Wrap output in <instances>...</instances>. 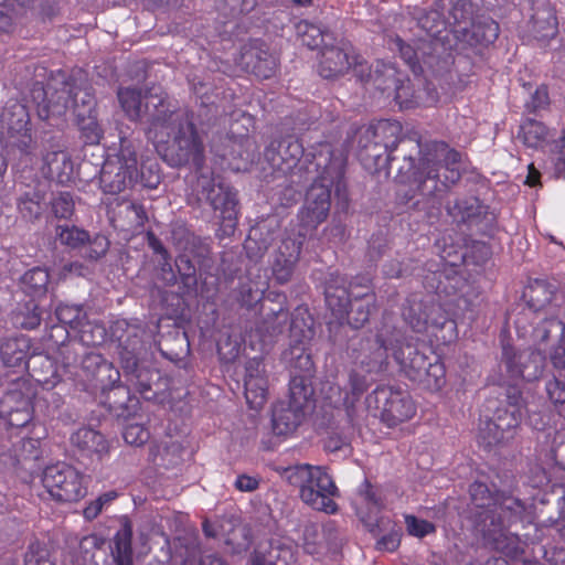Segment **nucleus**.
I'll use <instances>...</instances> for the list:
<instances>
[{
	"label": "nucleus",
	"mask_w": 565,
	"mask_h": 565,
	"mask_svg": "<svg viewBox=\"0 0 565 565\" xmlns=\"http://www.w3.org/2000/svg\"><path fill=\"white\" fill-rule=\"evenodd\" d=\"M289 482L299 488L301 500L317 511L334 514L338 504L333 497L338 488L328 472L321 467L299 465L289 469Z\"/></svg>",
	"instance_id": "6"
},
{
	"label": "nucleus",
	"mask_w": 565,
	"mask_h": 565,
	"mask_svg": "<svg viewBox=\"0 0 565 565\" xmlns=\"http://www.w3.org/2000/svg\"><path fill=\"white\" fill-rule=\"evenodd\" d=\"M41 436L34 430V433H19L17 435L18 440L12 443L10 449V457L13 460V465H23L30 461H36L41 458Z\"/></svg>",
	"instance_id": "32"
},
{
	"label": "nucleus",
	"mask_w": 565,
	"mask_h": 565,
	"mask_svg": "<svg viewBox=\"0 0 565 565\" xmlns=\"http://www.w3.org/2000/svg\"><path fill=\"white\" fill-rule=\"evenodd\" d=\"M139 181L137 151L127 137L119 138V150L104 162L99 183L105 193L118 194Z\"/></svg>",
	"instance_id": "8"
},
{
	"label": "nucleus",
	"mask_w": 565,
	"mask_h": 565,
	"mask_svg": "<svg viewBox=\"0 0 565 565\" xmlns=\"http://www.w3.org/2000/svg\"><path fill=\"white\" fill-rule=\"evenodd\" d=\"M296 34L301 44L310 50L328 44L327 40L331 39V34L327 30L307 20H301L296 24Z\"/></svg>",
	"instance_id": "41"
},
{
	"label": "nucleus",
	"mask_w": 565,
	"mask_h": 565,
	"mask_svg": "<svg viewBox=\"0 0 565 565\" xmlns=\"http://www.w3.org/2000/svg\"><path fill=\"white\" fill-rule=\"evenodd\" d=\"M545 355L540 350H518L509 343L502 344L501 366L511 380L533 382L539 380L545 367Z\"/></svg>",
	"instance_id": "14"
},
{
	"label": "nucleus",
	"mask_w": 565,
	"mask_h": 565,
	"mask_svg": "<svg viewBox=\"0 0 565 565\" xmlns=\"http://www.w3.org/2000/svg\"><path fill=\"white\" fill-rule=\"evenodd\" d=\"M557 292V286L546 279L530 280L523 290V299L533 311H541L550 306Z\"/></svg>",
	"instance_id": "34"
},
{
	"label": "nucleus",
	"mask_w": 565,
	"mask_h": 565,
	"mask_svg": "<svg viewBox=\"0 0 565 565\" xmlns=\"http://www.w3.org/2000/svg\"><path fill=\"white\" fill-rule=\"evenodd\" d=\"M454 209L458 211L462 222H471L486 212V206L477 198L459 200Z\"/></svg>",
	"instance_id": "58"
},
{
	"label": "nucleus",
	"mask_w": 565,
	"mask_h": 565,
	"mask_svg": "<svg viewBox=\"0 0 565 565\" xmlns=\"http://www.w3.org/2000/svg\"><path fill=\"white\" fill-rule=\"evenodd\" d=\"M351 70L361 79L372 77L371 68L353 44L344 39L334 40L321 47L317 71L324 79H338Z\"/></svg>",
	"instance_id": "7"
},
{
	"label": "nucleus",
	"mask_w": 565,
	"mask_h": 565,
	"mask_svg": "<svg viewBox=\"0 0 565 565\" xmlns=\"http://www.w3.org/2000/svg\"><path fill=\"white\" fill-rule=\"evenodd\" d=\"M313 175V183L308 189L303 205L298 212L299 225L305 230L299 233L302 239L308 232H313L327 220L331 207L332 186H335L337 192L344 186V175L339 180L322 179L321 170Z\"/></svg>",
	"instance_id": "10"
},
{
	"label": "nucleus",
	"mask_w": 565,
	"mask_h": 565,
	"mask_svg": "<svg viewBox=\"0 0 565 565\" xmlns=\"http://www.w3.org/2000/svg\"><path fill=\"white\" fill-rule=\"evenodd\" d=\"M356 494L367 508L377 512L386 507L385 495L381 487L373 484L366 478L359 484Z\"/></svg>",
	"instance_id": "51"
},
{
	"label": "nucleus",
	"mask_w": 565,
	"mask_h": 565,
	"mask_svg": "<svg viewBox=\"0 0 565 565\" xmlns=\"http://www.w3.org/2000/svg\"><path fill=\"white\" fill-rule=\"evenodd\" d=\"M153 106L146 136L170 167L192 166L200 170L205 160L204 145L192 114L163 95L153 96Z\"/></svg>",
	"instance_id": "3"
},
{
	"label": "nucleus",
	"mask_w": 565,
	"mask_h": 565,
	"mask_svg": "<svg viewBox=\"0 0 565 565\" xmlns=\"http://www.w3.org/2000/svg\"><path fill=\"white\" fill-rule=\"evenodd\" d=\"M264 297V290L253 287L252 282L241 284L237 291V302L247 309H252Z\"/></svg>",
	"instance_id": "62"
},
{
	"label": "nucleus",
	"mask_w": 565,
	"mask_h": 565,
	"mask_svg": "<svg viewBox=\"0 0 565 565\" xmlns=\"http://www.w3.org/2000/svg\"><path fill=\"white\" fill-rule=\"evenodd\" d=\"M0 124L7 132L8 143L29 153L32 135L28 107L18 100H9L0 114Z\"/></svg>",
	"instance_id": "15"
},
{
	"label": "nucleus",
	"mask_w": 565,
	"mask_h": 565,
	"mask_svg": "<svg viewBox=\"0 0 565 565\" xmlns=\"http://www.w3.org/2000/svg\"><path fill=\"white\" fill-rule=\"evenodd\" d=\"M404 522L407 534L416 539H424L427 535L435 534L437 531L433 522L419 519L414 514H404Z\"/></svg>",
	"instance_id": "56"
},
{
	"label": "nucleus",
	"mask_w": 565,
	"mask_h": 565,
	"mask_svg": "<svg viewBox=\"0 0 565 565\" xmlns=\"http://www.w3.org/2000/svg\"><path fill=\"white\" fill-rule=\"evenodd\" d=\"M55 316L58 322L78 335L84 345L95 347L104 342L106 337L104 326L90 322L83 306L61 303L55 309Z\"/></svg>",
	"instance_id": "16"
},
{
	"label": "nucleus",
	"mask_w": 565,
	"mask_h": 565,
	"mask_svg": "<svg viewBox=\"0 0 565 565\" xmlns=\"http://www.w3.org/2000/svg\"><path fill=\"white\" fill-rule=\"evenodd\" d=\"M24 565H56L50 550L40 542L31 543L24 556Z\"/></svg>",
	"instance_id": "60"
},
{
	"label": "nucleus",
	"mask_w": 565,
	"mask_h": 565,
	"mask_svg": "<svg viewBox=\"0 0 565 565\" xmlns=\"http://www.w3.org/2000/svg\"><path fill=\"white\" fill-rule=\"evenodd\" d=\"M523 413L518 409L498 408L492 419L481 428L480 437L487 446L505 443L513 437V431L519 427Z\"/></svg>",
	"instance_id": "21"
},
{
	"label": "nucleus",
	"mask_w": 565,
	"mask_h": 565,
	"mask_svg": "<svg viewBox=\"0 0 565 565\" xmlns=\"http://www.w3.org/2000/svg\"><path fill=\"white\" fill-rule=\"evenodd\" d=\"M264 158L274 171L297 175V182L308 181L320 170L322 179L339 180L345 174L348 160L345 151L334 150L328 142L320 143L313 152L305 153L301 141L294 136L271 140L265 147Z\"/></svg>",
	"instance_id": "4"
},
{
	"label": "nucleus",
	"mask_w": 565,
	"mask_h": 565,
	"mask_svg": "<svg viewBox=\"0 0 565 565\" xmlns=\"http://www.w3.org/2000/svg\"><path fill=\"white\" fill-rule=\"evenodd\" d=\"M89 382L95 388L100 390L103 393L115 388L122 391V386L120 385V371L106 359L98 371L94 373V377Z\"/></svg>",
	"instance_id": "47"
},
{
	"label": "nucleus",
	"mask_w": 565,
	"mask_h": 565,
	"mask_svg": "<svg viewBox=\"0 0 565 565\" xmlns=\"http://www.w3.org/2000/svg\"><path fill=\"white\" fill-rule=\"evenodd\" d=\"M523 510L524 505L521 503L519 499L504 497V494L500 492L494 515L495 518L500 515L501 519L503 520V524L498 527L490 526V520H488L487 526L484 524H481L483 533L488 536H492L495 535L497 533H500L505 526L515 522Z\"/></svg>",
	"instance_id": "36"
},
{
	"label": "nucleus",
	"mask_w": 565,
	"mask_h": 565,
	"mask_svg": "<svg viewBox=\"0 0 565 565\" xmlns=\"http://www.w3.org/2000/svg\"><path fill=\"white\" fill-rule=\"evenodd\" d=\"M42 483L52 499L57 502H78L87 494L84 473L65 462L47 466L42 475Z\"/></svg>",
	"instance_id": "11"
},
{
	"label": "nucleus",
	"mask_w": 565,
	"mask_h": 565,
	"mask_svg": "<svg viewBox=\"0 0 565 565\" xmlns=\"http://www.w3.org/2000/svg\"><path fill=\"white\" fill-rule=\"evenodd\" d=\"M132 535V524L128 518H124L110 543L115 565H134Z\"/></svg>",
	"instance_id": "31"
},
{
	"label": "nucleus",
	"mask_w": 565,
	"mask_h": 565,
	"mask_svg": "<svg viewBox=\"0 0 565 565\" xmlns=\"http://www.w3.org/2000/svg\"><path fill=\"white\" fill-rule=\"evenodd\" d=\"M32 398L33 392L24 382L14 384V387L0 398V416L21 409L23 402H32Z\"/></svg>",
	"instance_id": "43"
},
{
	"label": "nucleus",
	"mask_w": 565,
	"mask_h": 565,
	"mask_svg": "<svg viewBox=\"0 0 565 565\" xmlns=\"http://www.w3.org/2000/svg\"><path fill=\"white\" fill-rule=\"evenodd\" d=\"M367 399H374L376 408L380 409V419L388 428L407 423L417 414L416 402L402 388L377 386Z\"/></svg>",
	"instance_id": "12"
},
{
	"label": "nucleus",
	"mask_w": 565,
	"mask_h": 565,
	"mask_svg": "<svg viewBox=\"0 0 565 565\" xmlns=\"http://www.w3.org/2000/svg\"><path fill=\"white\" fill-rule=\"evenodd\" d=\"M149 430L140 424H129L125 427L122 437L129 445L141 446L149 439Z\"/></svg>",
	"instance_id": "63"
},
{
	"label": "nucleus",
	"mask_w": 565,
	"mask_h": 565,
	"mask_svg": "<svg viewBox=\"0 0 565 565\" xmlns=\"http://www.w3.org/2000/svg\"><path fill=\"white\" fill-rule=\"evenodd\" d=\"M154 88L149 89L145 95H142V92L137 88L131 87H124L119 88L118 90V100L119 104L125 111L126 116L134 121H137L142 116V108H143V99H146L145 108L148 115L150 116L153 111V106H150L148 108V103L153 96L157 95H163L168 96L167 93L161 90V88H158L159 92H154ZM150 120V117L148 118V121Z\"/></svg>",
	"instance_id": "28"
},
{
	"label": "nucleus",
	"mask_w": 565,
	"mask_h": 565,
	"mask_svg": "<svg viewBox=\"0 0 565 565\" xmlns=\"http://www.w3.org/2000/svg\"><path fill=\"white\" fill-rule=\"evenodd\" d=\"M564 320L556 318H545L539 322L532 330L531 338L537 345L545 344L551 338L553 330H561L563 332Z\"/></svg>",
	"instance_id": "57"
},
{
	"label": "nucleus",
	"mask_w": 565,
	"mask_h": 565,
	"mask_svg": "<svg viewBox=\"0 0 565 565\" xmlns=\"http://www.w3.org/2000/svg\"><path fill=\"white\" fill-rule=\"evenodd\" d=\"M274 308H270L268 311L265 312L264 318L262 319L258 330L265 335H268L269 338L277 337L281 334L287 324V320L289 317L288 311H281L280 313H274Z\"/></svg>",
	"instance_id": "52"
},
{
	"label": "nucleus",
	"mask_w": 565,
	"mask_h": 565,
	"mask_svg": "<svg viewBox=\"0 0 565 565\" xmlns=\"http://www.w3.org/2000/svg\"><path fill=\"white\" fill-rule=\"evenodd\" d=\"M532 24L534 36L539 41L553 39L558 32L557 17L551 8L536 11L532 17Z\"/></svg>",
	"instance_id": "42"
},
{
	"label": "nucleus",
	"mask_w": 565,
	"mask_h": 565,
	"mask_svg": "<svg viewBox=\"0 0 565 565\" xmlns=\"http://www.w3.org/2000/svg\"><path fill=\"white\" fill-rule=\"evenodd\" d=\"M290 367L294 370V374L289 382V397L287 402L301 406L305 409L313 394L310 383L313 361L310 352L301 350L300 353L291 355Z\"/></svg>",
	"instance_id": "17"
},
{
	"label": "nucleus",
	"mask_w": 565,
	"mask_h": 565,
	"mask_svg": "<svg viewBox=\"0 0 565 565\" xmlns=\"http://www.w3.org/2000/svg\"><path fill=\"white\" fill-rule=\"evenodd\" d=\"M51 211L56 218L71 220L75 212V201L71 192L62 191L52 198Z\"/></svg>",
	"instance_id": "53"
},
{
	"label": "nucleus",
	"mask_w": 565,
	"mask_h": 565,
	"mask_svg": "<svg viewBox=\"0 0 565 565\" xmlns=\"http://www.w3.org/2000/svg\"><path fill=\"white\" fill-rule=\"evenodd\" d=\"M548 128L539 120L526 118L520 125L518 138L530 148H541L548 138Z\"/></svg>",
	"instance_id": "39"
},
{
	"label": "nucleus",
	"mask_w": 565,
	"mask_h": 565,
	"mask_svg": "<svg viewBox=\"0 0 565 565\" xmlns=\"http://www.w3.org/2000/svg\"><path fill=\"white\" fill-rule=\"evenodd\" d=\"M58 356L61 358L62 365L58 366L57 362L50 355L44 353L32 354L29 356L25 369L29 375L41 386L45 388H53L60 383L65 375H74L73 369L77 364V353L68 345L63 344L58 349Z\"/></svg>",
	"instance_id": "13"
},
{
	"label": "nucleus",
	"mask_w": 565,
	"mask_h": 565,
	"mask_svg": "<svg viewBox=\"0 0 565 565\" xmlns=\"http://www.w3.org/2000/svg\"><path fill=\"white\" fill-rule=\"evenodd\" d=\"M418 24L429 36L439 39L440 33L447 28L448 20L446 21L438 10H429L418 19Z\"/></svg>",
	"instance_id": "55"
},
{
	"label": "nucleus",
	"mask_w": 565,
	"mask_h": 565,
	"mask_svg": "<svg viewBox=\"0 0 565 565\" xmlns=\"http://www.w3.org/2000/svg\"><path fill=\"white\" fill-rule=\"evenodd\" d=\"M105 540L95 534H88L83 536L79 542L77 550L72 555L73 565H97L94 561L95 552L104 545Z\"/></svg>",
	"instance_id": "44"
},
{
	"label": "nucleus",
	"mask_w": 565,
	"mask_h": 565,
	"mask_svg": "<svg viewBox=\"0 0 565 565\" xmlns=\"http://www.w3.org/2000/svg\"><path fill=\"white\" fill-rule=\"evenodd\" d=\"M118 498V492L115 490L102 493L95 500L89 501L83 510V516L86 521L95 520L113 501Z\"/></svg>",
	"instance_id": "59"
},
{
	"label": "nucleus",
	"mask_w": 565,
	"mask_h": 565,
	"mask_svg": "<svg viewBox=\"0 0 565 565\" xmlns=\"http://www.w3.org/2000/svg\"><path fill=\"white\" fill-rule=\"evenodd\" d=\"M499 33V23L491 17L481 14L476 17L468 30H457V40L471 47H487L495 42Z\"/></svg>",
	"instance_id": "25"
},
{
	"label": "nucleus",
	"mask_w": 565,
	"mask_h": 565,
	"mask_svg": "<svg viewBox=\"0 0 565 565\" xmlns=\"http://www.w3.org/2000/svg\"><path fill=\"white\" fill-rule=\"evenodd\" d=\"M374 137L376 139L372 157L373 166H380L381 160L385 156V161L392 162L395 158L393 152L397 149L398 143L412 142L416 154L419 156L416 164V157L404 153L406 161L405 167L398 171L402 182L408 183L409 189L403 191V199L408 202L416 198L423 196L427 201L439 199L448 189L457 183L461 173L458 164L461 161V153L456 149L449 148L444 141H430L424 146L420 142L418 134L401 137L403 127L399 121L393 119H381L373 122Z\"/></svg>",
	"instance_id": "1"
},
{
	"label": "nucleus",
	"mask_w": 565,
	"mask_h": 565,
	"mask_svg": "<svg viewBox=\"0 0 565 565\" xmlns=\"http://www.w3.org/2000/svg\"><path fill=\"white\" fill-rule=\"evenodd\" d=\"M306 411L287 401L275 404L271 415L273 431L278 436L292 434L302 423Z\"/></svg>",
	"instance_id": "29"
},
{
	"label": "nucleus",
	"mask_w": 565,
	"mask_h": 565,
	"mask_svg": "<svg viewBox=\"0 0 565 565\" xmlns=\"http://www.w3.org/2000/svg\"><path fill=\"white\" fill-rule=\"evenodd\" d=\"M365 287L367 291L353 297L345 316L349 324L354 329L362 328L369 321L372 311L376 309V295L371 290L370 285Z\"/></svg>",
	"instance_id": "35"
},
{
	"label": "nucleus",
	"mask_w": 565,
	"mask_h": 565,
	"mask_svg": "<svg viewBox=\"0 0 565 565\" xmlns=\"http://www.w3.org/2000/svg\"><path fill=\"white\" fill-rule=\"evenodd\" d=\"M121 367L126 380V387H122V391L129 394L130 390H134L143 398L150 399L152 397L149 393L152 386L153 370L141 365L135 356H122Z\"/></svg>",
	"instance_id": "26"
},
{
	"label": "nucleus",
	"mask_w": 565,
	"mask_h": 565,
	"mask_svg": "<svg viewBox=\"0 0 565 565\" xmlns=\"http://www.w3.org/2000/svg\"><path fill=\"white\" fill-rule=\"evenodd\" d=\"M356 513L372 536L377 539L375 543L377 551L393 553L398 550L403 531L395 521L387 516H381L373 523L369 516L362 515L360 511H356Z\"/></svg>",
	"instance_id": "23"
},
{
	"label": "nucleus",
	"mask_w": 565,
	"mask_h": 565,
	"mask_svg": "<svg viewBox=\"0 0 565 565\" xmlns=\"http://www.w3.org/2000/svg\"><path fill=\"white\" fill-rule=\"evenodd\" d=\"M33 415V402H23L21 409L0 417L3 418L11 428L18 429L19 433H34V430L40 428V425L34 420Z\"/></svg>",
	"instance_id": "45"
},
{
	"label": "nucleus",
	"mask_w": 565,
	"mask_h": 565,
	"mask_svg": "<svg viewBox=\"0 0 565 565\" xmlns=\"http://www.w3.org/2000/svg\"><path fill=\"white\" fill-rule=\"evenodd\" d=\"M73 104L81 139L85 145H98L103 138L104 130L97 120L96 114L84 115L79 109L77 95L73 97Z\"/></svg>",
	"instance_id": "38"
},
{
	"label": "nucleus",
	"mask_w": 565,
	"mask_h": 565,
	"mask_svg": "<svg viewBox=\"0 0 565 565\" xmlns=\"http://www.w3.org/2000/svg\"><path fill=\"white\" fill-rule=\"evenodd\" d=\"M347 284V277L338 271L328 273L323 282L326 303L338 320L345 318L352 301Z\"/></svg>",
	"instance_id": "24"
},
{
	"label": "nucleus",
	"mask_w": 565,
	"mask_h": 565,
	"mask_svg": "<svg viewBox=\"0 0 565 565\" xmlns=\"http://www.w3.org/2000/svg\"><path fill=\"white\" fill-rule=\"evenodd\" d=\"M17 205L19 213L24 220L36 221L44 210V193L38 190L25 192L19 198Z\"/></svg>",
	"instance_id": "48"
},
{
	"label": "nucleus",
	"mask_w": 565,
	"mask_h": 565,
	"mask_svg": "<svg viewBox=\"0 0 565 565\" xmlns=\"http://www.w3.org/2000/svg\"><path fill=\"white\" fill-rule=\"evenodd\" d=\"M373 122L358 127L354 130L353 140L356 141L358 157L364 164H373L370 153L375 146Z\"/></svg>",
	"instance_id": "49"
},
{
	"label": "nucleus",
	"mask_w": 565,
	"mask_h": 565,
	"mask_svg": "<svg viewBox=\"0 0 565 565\" xmlns=\"http://www.w3.org/2000/svg\"><path fill=\"white\" fill-rule=\"evenodd\" d=\"M30 349L31 342L25 335L0 338V360L6 367L25 366Z\"/></svg>",
	"instance_id": "33"
},
{
	"label": "nucleus",
	"mask_w": 565,
	"mask_h": 565,
	"mask_svg": "<svg viewBox=\"0 0 565 565\" xmlns=\"http://www.w3.org/2000/svg\"><path fill=\"white\" fill-rule=\"evenodd\" d=\"M369 353L358 356L365 373H380L387 366L388 351L401 372L412 382H417L430 391H439L446 383V367L440 356L429 351V355L418 349L417 340L403 337L402 332L386 322L377 330L374 341L367 339L362 349Z\"/></svg>",
	"instance_id": "2"
},
{
	"label": "nucleus",
	"mask_w": 565,
	"mask_h": 565,
	"mask_svg": "<svg viewBox=\"0 0 565 565\" xmlns=\"http://www.w3.org/2000/svg\"><path fill=\"white\" fill-rule=\"evenodd\" d=\"M139 180L145 188L156 189L161 181L160 168L156 161L146 160L141 163Z\"/></svg>",
	"instance_id": "61"
},
{
	"label": "nucleus",
	"mask_w": 565,
	"mask_h": 565,
	"mask_svg": "<svg viewBox=\"0 0 565 565\" xmlns=\"http://www.w3.org/2000/svg\"><path fill=\"white\" fill-rule=\"evenodd\" d=\"M302 244L303 239L300 237H286L274 253L270 270L278 285H286L291 280L300 258Z\"/></svg>",
	"instance_id": "19"
},
{
	"label": "nucleus",
	"mask_w": 565,
	"mask_h": 565,
	"mask_svg": "<svg viewBox=\"0 0 565 565\" xmlns=\"http://www.w3.org/2000/svg\"><path fill=\"white\" fill-rule=\"evenodd\" d=\"M239 65L257 78L267 79L275 75L278 64L263 41L253 40L242 47Z\"/></svg>",
	"instance_id": "18"
},
{
	"label": "nucleus",
	"mask_w": 565,
	"mask_h": 565,
	"mask_svg": "<svg viewBox=\"0 0 565 565\" xmlns=\"http://www.w3.org/2000/svg\"><path fill=\"white\" fill-rule=\"evenodd\" d=\"M198 194L214 212H218L221 230L232 235L237 225L238 199L237 192L221 175H204L198 178Z\"/></svg>",
	"instance_id": "9"
},
{
	"label": "nucleus",
	"mask_w": 565,
	"mask_h": 565,
	"mask_svg": "<svg viewBox=\"0 0 565 565\" xmlns=\"http://www.w3.org/2000/svg\"><path fill=\"white\" fill-rule=\"evenodd\" d=\"M71 443L87 456L96 454L102 457V455L108 452V444L104 435L92 428L77 429L71 436Z\"/></svg>",
	"instance_id": "37"
},
{
	"label": "nucleus",
	"mask_w": 565,
	"mask_h": 565,
	"mask_svg": "<svg viewBox=\"0 0 565 565\" xmlns=\"http://www.w3.org/2000/svg\"><path fill=\"white\" fill-rule=\"evenodd\" d=\"M245 398L252 409H259L266 403L268 393L267 377L244 379Z\"/></svg>",
	"instance_id": "50"
},
{
	"label": "nucleus",
	"mask_w": 565,
	"mask_h": 565,
	"mask_svg": "<svg viewBox=\"0 0 565 565\" xmlns=\"http://www.w3.org/2000/svg\"><path fill=\"white\" fill-rule=\"evenodd\" d=\"M290 337L294 344L290 348V354L296 355L303 350L308 352L303 344L310 341L315 334L313 318L306 306H298L290 316Z\"/></svg>",
	"instance_id": "30"
},
{
	"label": "nucleus",
	"mask_w": 565,
	"mask_h": 565,
	"mask_svg": "<svg viewBox=\"0 0 565 565\" xmlns=\"http://www.w3.org/2000/svg\"><path fill=\"white\" fill-rule=\"evenodd\" d=\"M469 493L472 505L480 510L475 514L477 525L484 524L487 526L488 520H490V526L498 527L503 524L501 516L495 518L494 515L500 491H491L486 483L475 481L470 484Z\"/></svg>",
	"instance_id": "22"
},
{
	"label": "nucleus",
	"mask_w": 565,
	"mask_h": 565,
	"mask_svg": "<svg viewBox=\"0 0 565 565\" xmlns=\"http://www.w3.org/2000/svg\"><path fill=\"white\" fill-rule=\"evenodd\" d=\"M228 151L223 154L228 167L236 172L247 171L255 160L257 146L247 134L228 138Z\"/></svg>",
	"instance_id": "27"
},
{
	"label": "nucleus",
	"mask_w": 565,
	"mask_h": 565,
	"mask_svg": "<svg viewBox=\"0 0 565 565\" xmlns=\"http://www.w3.org/2000/svg\"><path fill=\"white\" fill-rule=\"evenodd\" d=\"M50 274L43 267H33L24 273L21 278L23 290L31 297H42L46 295Z\"/></svg>",
	"instance_id": "46"
},
{
	"label": "nucleus",
	"mask_w": 565,
	"mask_h": 565,
	"mask_svg": "<svg viewBox=\"0 0 565 565\" xmlns=\"http://www.w3.org/2000/svg\"><path fill=\"white\" fill-rule=\"evenodd\" d=\"M104 360L105 358L100 353L96 352H87L83 355L81 370L87 381H90L94 377V373L98 371Z\"/></svg>",
	"instance_id": "64"
},
{
	"label": "nucleus",
	"mask_w": 565,
	"mask_h": 565,
	"mask_svg": "<svg viewBox=\"0 0 565 565\" xmlns=\"http://www.w3.org/2000/svg\"><path fill=\"white\" fill-rule=\"evenodd\" d=\"M396 68L392 64L377 63L374 72V83L377 88L385 90L387 81H392L395 87V102L401 110L413 109L419 106L418 96L415 93L414 86L408 78H396Z\"/></svg>",
	"instance_id": "20"
},
{
	"label": "nucleus",
	"mask_w": 565,
	"mask_h": 565,
	"mask_svg": "<svg viewBox=\"0 0 565 565\" xmlns=\"http://www.w3.org/2000/svg\"><path fill=\"white\" fill-rule=\"evenodd\" d=\"M476 6L471 0H456L449 11L448 24L451 26V32L457 39V30L471 26L472 21L476 20Z\"/></svg>",
	"instance_id": "40"
},
{
	"label": "nucleus",
	"mask_w": 565,
	"mask_h": 565,
	"mask_svg": "<svg viewBox=\"0 0 565 565\" xmlns=\"http://www.w3.org/2000/svg\"><path fill=\"white\" fill-rule=\"evenodd\" d=\"M405 322L417 333H427L437 345L457 341V321L433 296L411 294L402 309Z\"/></svg>",
	"instance_id": "5"
},
{
	"label": "nucleus",
	"mask_w": 565,
	"mask_h": 565,
	"mask_svg": "<svg viewBox=\"0 0 565 565\" xmlns=\"http://www.w3.org/2000/svg\"><path fill=\"white\" fill-rule=\"evenodd\" d=\"M56 237L61 244L71 248H78L86 244L89 239L87 231L78 228L77 226H57Z\"/></svg>",
	"instance_id": "54"
}]
</instances>
